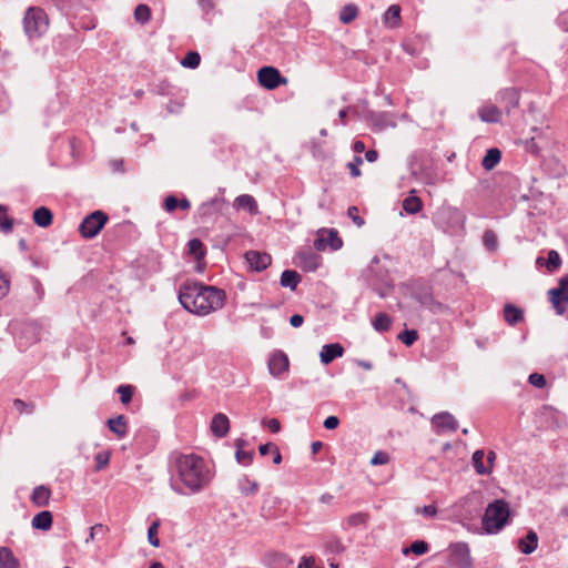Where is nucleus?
Returning a JSON list of instances; mask_svg holds the SVG:
<instances>
[{"label": "nucleus", "instance_id": "1", "mask_svg": "<svg viewBox=\"0 0 568 568\" xmlns=\"http://www.w3.org/2000/svg\"><path fill=\"white\" fill-rule=\"evenodd\" d=\"M207 475L201 457L193 454L179 455L171 466L170 484L178 494L196 493L207 484Z\"/></svg>", "mask_w": 568, "mask_h": 568}, {"label": "nucleus", "instance_id": "2", "mask_svg": "<svg viewBox=\"0 0 568 568\" xmlns=\"http://www.w3.org/2000/svg\"><path fill=\"white\" fill-rule=\"evenodd\" d=\"M213 286L185 282L179 292L181 305L190 313L206 315L213 310Z\"/></svg>", "mask_w": 568, "mask_h": 568}, {"label": "nucleus", "instance_id": "3", "mask_svg": "<svg viewBox=\"0 0 568 568\" xmlns=\"http://www.w3.org/2000/svg\"><path fill=\"white\" fill-rule=\"evenodd\" d=\"M510 509L504 499H496L488 504L484 517L483 528L488 534L498 532L508 521Z\"/></svg>", "mask_w": 568, "mask_h": 568}, {"label": "nucleus", "instance_id": "4", "mask_svg": "<svg viewBox=\"0 0 568 568\" xmlns=\"http://www.w3.org/2000/svg\"><path fill=\"white\" fill-rule=\"evenodd\" d=\"M24 34L30 41L40 39L49 28V18L40 7H29L22 20Z\"/></svg>", "mask_w": 568, "mask_h": 568}, {"label": "nucleus", "instance_id": "5", "mask_svg": "<svg viewBox=\"0 0 568 568\" xmlns=\"http://www.w3.org/2000/svg\"><path fill=\"white\" fill-rule=\"evenodd\" d=\"M108 222V215L102 211H94L87 215L79 225V232L84 239L95 237Z\"/></svg>", "mask_w": 568, "mask_h": 568}, {"label": "nucleus", "instance_id": "6", "mask_svg": "<svg viewBox=\"0 0 568 568\" xmlns=\"http://www.w3.org/2000/svg\"><path fill=\"white\" fill-rule=\"evenodd\" d=\"M548 298L558 315L568 310V275L558 281V285L548 291Z\"/></svg>", "mask_w": 568, "mask_h": 568}, {"label": "nucleus", "instance_id": "7", "mask_svg": "<svg viewBox=\"0 0 568 568\" xmlns=\"http://www.w3.org/2000/svg\"><path fill=\"white\" fill-rule=\"evenodd\" d=\"M42 327L38 321H28L22 324L17 337L20 348H27L41 339Z\"/></svg>", "mask_w": 568, "mask_h": 568}, {"label": "nucleus", "instance_id": "8", "mask_svg": "<svg viewBox=\"0 0 568 568\" xmlns=\"http://www.w3.org/2000/svg\"><path fill=\"white\" fill-rule=\"evenodd\" d=\"M257 81L266 90H274L287 84V79L274 67H263L257 72Z\"/></svg>", "mask_w": 568, "mask_h": 568}, {"label": "nucleus", "instance_id": "9", "mask_svg": "<svg viewBox=\"0 0 568 568\" xmlns=\"http://www.w3.org/2000/svg\"><path fill=\"white\" fill-rule=\"evenodd\" d=\"M450 564L457 568H471V557L467 544L457 542L450 546Z\"/></svg>", "mask_w": 568, "mask_h": 568}, {"label": "nucleus", "instance_id": "10", "mask_svg": "<svg viewBox=\"0 0 568 568\" xmlns=\"http://www.w3.org/2000/svg\"><path fill=\"white\" fill-rule=\"evenodd\" d=\"M343 242L334 230H322L317 233V239L314 241V247L317 251H325L327 247L338 250Z\"/></svg>", "mask_w": 568, "mask_h": 568}, {"label": "nucleus", "instance_id": "11", "mask_svg": "<svg viewBox=\"0 0 568 568\" xmlns=\"http://www.w3.org/2000/svg\"><path fill=\"white\" fill-rule=\"evenodd\" d=\"M244 257L250 268L255 272L266 270L272 263V257L266 252L251 250L244 254Z\"/></svg>", "mask_w": 568, "mask_h": 568}, {"label": "nucleus", "instance_id": "12", "mask_svg": "<svg viewBox=\"0 0 568 568\" xmlns=\"http://www.w3.org/2000/svg\"><path fill=\"white\" fill-rule=\"evenodd\" d=\"M432 425L434 426L437 434H443L446 432H456L458 428L457 420L452 414L447 412L436 414L432 418Z\"/></svg>", "mask_w": 568, "mask_h": 568}, {"label": "nucleus", "instance_id": "13", "mask_svg": "<svg viewBox=\"0 0 568 568\" xmlns=\"http://www.w3.org/2000/svg\"><path fill=\"white\" fill-rule=\"evenodd\" d=\"M477 113L479 119L486 123H500L503 119V110L490 102L483 104Z\"/></svg>", "mask_w": 568, "mask_h": 568}, {"label": "nucleus", "instance_id": "14", "mask_svg": "<svg viewBox=\"0 0 568 568\" xmlns=\"http://www.w3.org/2000/svg\"><path fill=\"white\" fill-rule=\"evenodd\" d=\"M290 362L288 357L282 353H274L268 361V369L272 376L278 377L283 373L288 371Z\"/></svg>", "mask_w": 568, "mask_h": 568}, {"label": "nucleus", "instance_id": "15", "mask_svg": "<svg viewBox=\"0 0 568 568\" xmlns=\"http://www.w3.org/2000/svg\"><path fill=\"white\" fill-rule=\"evenodd\" d=\"M416 300L422 307H425L433 313H443L446 310V306L443 303L436 301L433 294L428 291L417 293Z\"/></svg>", "mask_w": 568, "mask_h": 568}, {"label": "nucleus", "instance_id": "16", "mask_svg": "<svg viewBox=\"0 0 568 568\" xmlns=\"http://www.w3.org/2000/svg\"><path fill=\"white\" fill-rule=\"evenodd\" d=\"M187 246H189V254L193 255L196 261V265H195L196 272L202 273L204 271V265H205L203 262V258L205 255V248H204L202 241L199 239H192L189 241Z\"/></svg>", "mask_w": 568, "mask_h": 568}, {"label": "nucleus", "instance_id": "17", "mask_svg": "<svg viewBox=\"0 0 568 568\" xmlns=\"http://www.w3.org/2000/svg\"><path fill=\"white\" fill-rule=\"evenodd\" d=\"M298 265L304 271L313 272L320 266L321 257L312 251H303L297 254Z\"/></svg>", "mask_w": 568, "mask_h": 568}, {"label": "nucleus", "instance_id": "18", "mask_svg": "<svg viewBox=\"0 0 568 568\" xmlns=\"http://www.w3.org/2000/svg\"><path fill=\"white\" fill-rule=\"evenodd\" d=\"M499 101L505 103L506 112L510 113L519 104V92L514 88L505 89L499 92Z\"/></svg>", "mask_w": 568, "mask_h": 568}, {"label": "nucleus", "instance_id": "19", "mask_svg": "<svg viewBox=\"0 0 568 568\" xmlns=\"http://www.w3.org/2000/svg\"><path fill=\"white\" fill-rule=\"evenodd\" d=\"M343 346L337 343L324 345L320 354L321 362L327 365L335 358L343 356Z\"/></svg>", "mask_w": 568, "mask_h": 568}, {"label": "nucleus", "instance_id": "20", "mask_svg": "<svg viewBox=\"0 0 568 568\" xmlns=\"http://www.w3.org/2000/svg\"><path fill=\"white\" fill-rule=\"evenodd\" d=\"M51 490L48 486L40 485L33 488L31 494V501L37 507H45L49 504Z\"/></svg>", "mask_w": 568, "mask_h": 568}, {"label": "nucleus", "instance_id": "21", "mask_svg": "<svg viewBox=\"0 0 568 568\" xmlns=\"http://www.w3.org/2000/svg\"><path fill=\"white\" fill-rule=\"evenodd\" d=\"M53 517L51 511L42 510L38 513L31 521V525L34 529L47 531L52 527Z\"/></svg>", "mask_w": 568, "mask_h": 568}, {"label": "nucleus", "instance_id": "22", "mask_svg": "<svg viewBox=\"0 0 568 568\" xmlns=\"http://www.w3.org/2000/svg\"><path fill=\"white\" fill-rule=\"evenodd\" d=\"M106 425L119 438H124L128 434L126 419L123 415L108 419Z\"/></svg>", "mask_w": 568, "mask_h": 568}, {"label": "nucleus", "instance_id": "23", "mask_svg": "<svg viewBox=\"0 0 568 568\" xmlns=\"http://www.w3.org/2000/svg\"><path fill=\"white\" fill-rule=\"evenodd\" d=\"M234 207L236 210H244L251 214L258 212L255 199L248 194L237 196L234 201Z\"/></svg>", "mask_w": 568, "mask_h": 568}, {"label": "nucleus", "instance_id": "24", "mask_svg": "<svg viewBox=\"0 0 568 568\" xmlns=\"http://www.w3.org/2000/svg\"><path fill=\"white\" fill-rule=\"evenodd\" d=\"M384 23L390 28H398L402 23L400 19V7L398 4H392L384 13Z\"/></svg>", "mask_w": 568, "mask_h": 568}, {"label": "nucleus", "instance_id": "25", "mask_svg": "<svg viewBox=\"0 0 568 568\" xmlns=\"http://www.w3.org/2000/svg\"><path fill=\"white\" fill-rule=\"evenodd\" d=\"M538 546V536L535 531L529 530L525 538L518 542V548L523 554H531Z\"/></svg>", "mask_w": 568, "mask_h": 568}, {"label": "nucleus", "instance_id": "26", "mask_svg": "<svg viewBox=\"0 0 568 568\" xmlns=\"http://www.w3.org/2000/svg\"><path fill=\"white\" fill-rule=\"evenodd\" d=\"M52 212L45 206H40L33 212V221L40 227H48L52 223Z\"/></svg>", "mask_w": 568, "mask_h": 568}, {"label": "nucleus", "instance_id": "27", "mask_svg": "<svg viewBox=\"0 0 568 568\" xmlns=\"http://www.w3.org/2000/svg\"><path fill=\"white\" fill-rule=\"evenodd\" d=\"M301 280L302 277L296 271L286 270L282 273L280 283L283 287H290L292 291H295Z\"/></svg>", "mask_w": 568, "mask_h": 568}, {"label": "nucleus", "instance_id": "28", "mask_svg": "<svg viewBox=\"0 0 568 568\" xmlns=\"http://www.w3.org/2000/svg\"><path fill=\"white\" fill-rule=\"evenodd\" d=\"M501 160V152L497 148L489 149L481 161L485 170H493Z\"/></svg>", "mask_w": 568, "mask_h": 568}, {"label": "nucleus", "instance_id": "29", "mask_svg": "<svg viewBox=\"0 0 568 568\" xmlns=\"http://www.w3.org/2000/svg\"><path fill=\"white\" fill-rule=\"evenodd\" d=\"M0 568H19V561L8 547H0Z\"/></svg>", "mask_w": 568, "mask_h": 568}, {"label": "nucleus", "instance_id": "30", "mask_svg": "<svg viewBox=\"0 0 568 568\" xmlns=\"http://www.w3.org/2000/svg\"><path fill=\"white\" fill-rule=\"evenodd\" d=\"M504 317L508 324L515 325L524 320V314L518 307L507 304L504 308Z\"/></svg>", "mask_w": 568, "mask_h": 568}, {"label": "nucleus", "instance_id": "31", "mask_svg": "<svg viewBox=\"0 0 568 568\" xmlns=\"http://www.w3.org/2000/svg\"><path fill=\"white\" fill-rule=\"evenodd\" d=\"M485 452L483 449H478L473 454V465L478 475H489L490 467L486 466L484 463Z\"/></svg>", "mask_w": 568, "mask_h": 568}, {"label": "nucleus", "instance_id": "32", "mask_svg": "<svg viewBox=\"0 0 568 568\" xmlns=\"http://www.w3.org/2000/svg\"><path fill=\"white\" fill-rule=\"evenodd\" d=\"M358 14V8L354 3L346 4L339 12V21L344 24H348L356 19Z\"/></svg>", "mask_w": 568, "mask_h": 568}, {"label": "nucleus", "instance_id": "33", "mask_svg": "<svg viewBox=\"0 0 568 568\" xmlns=\"http://www.w3.org/2000/svg\"><path fill=\"white\" fill-rule=\"evenodd\" d=\"M230 420L224 414H215V437H223L229 433Z\"/></svg>", "mask_w": 568, "mask_h": 568}, {"label": "nucleus", "instance_id": "34", "mask_svg": "<svg viewBox=\"0 0 568 568\" xmlns=\"http://www.w3.org/2000/svg\"><path fill=\"white\" fill-rule=\"evenodd\" d=\"M403 209L408 214H416L422 211L423 202L418 196H408L403 201Z\"/></svg>", "mask_w": 568, "mask_h": 568}, {"label": "nucleus", "instance_id": "35", "mask_svg": "<svg viewBox=\"0 0 568 568\" xmlns=\"http://www.w3.org/2000/svg\"><path fill=\"white\" fill-rule=\"evenodd\" d=\"M392 320L386 313H378L374 321L373 326L378 332H386L390 328Z\"/></svg>", "mask_w": 568, "mask_h": 568}, {"label": "nucleus", "instance_id": "36", "mask_svg": "<svg viewBox=\"0 0 568 568\" xmlns=\"http://www.w3.org/2000/svg\"><path fill=\"white\" fill-rule=\"evenodd\" d=\"M240 490L246 496L255 495L258 490V483L245 476L240 480Z\"/></svg>", "mask_w": 568, "mask_h": 568}, {"label": "nucleus", "instance_id": "37", "mask_svg": "<svg viewBox=\"0 0 568 568\" xmlns=\"http://www.w3.org/2000/svg\"><path fill=\"white\" fill-rule=\"evenodd\" d=\"M201 55L196 51H190L181 60V65L187 69H196L200 65Z\"/></svg>", "mask_w": 568, "mask_h": 568}, {"label": "nucleus", "instance_id": "38", "mask_svg": "<svg viewBox=\"0 0 568 568\" xmlns=\"http://www.w3.org/2000/svg\"><path fill=\"white\" fill-rule=\"evenodd\" d=\"M134 19L140 23H146L151 19V10L146 4H138L134 9Z\"/></svg>", "mask_w": 568, "mask_h": 568}, {"label": "nucleus", "instance_id": "39", "mask_svg": "<svg viewBox=\"0 0 568 568\" xmlns=\"http://www.w3.org/2000/svg\"><path fill=\"white\" fill-rule=\"evenodd\" d=\"M134 389V386L129 384H122L116 388V393L120 395L122 404L126 405L132 400Z\"/></svg>", "mask_w": 568, "mask_h": 568}, {"label": "nucleus", "instance_id": "40", "mask_svg": "<svg viewBox=\"0 0 568 568\" xmlns=\"http://www.w3.org/2000/svg\"><path fill=\"white\" fill-rule=\"evenodd\" d=\"M561 265V257L559 253L555 250L548 252V257L546 262L547 270L552 273L557 271Z\"/></svg>", "mask_w": 568, "mask_h": 568}, {"label": "nucleus", "instance_id": "41", "mask_svg": "<svg viewBox=\"0 0 568 568\" xmlns=\"http://www.w3.org/2000/svg\"><path fill=\"white\" fill-rule=\"evenodd\" d=\"M110 457H111V454L110 452H99L95 456H94V462H95V470L97 471H100L102 469H104L109 463H110Z\"/></svg>", "mask_w": 568, "mask_h": 568}, {"label": "nucleus", "instance_id": "42", "mask_svg": "<svg viewBox=\"0 0 568 568\" xmlns=\"http://www.w3.org/2000/svg\"><path fill=\"white\" fill-rule=\"evenodd\" d=\"M160 523L153 521L148 528V540L153 547L160 546V539L158 537Z\"/></svg>", "mask_w": 568, "mask_h": 568}, {"label": "nucleus", "instance_id": "43", "mask_svg": "<svg viewBox=\"0 0 568 568\" xmlns=\"http://www.w3.org/2000/svg\"><path fill=\"white\" fill-rule=\"evenodd\" d=\"M483 241H484L485 246L489 251H495L497 248L498 237L494 231H491V230L485 231Z\"/></svg>", "mask_w": 568, "mask_h": 568}, {"label": "nucleus", "instance_id": "44", "mask_svg": "<svg viewBox=\"0 0 568 568\" xmlns=\"http://www.w3.org/2000/svg\"><path fill=\"white\" fill-rule=\"evenodd\" d=\"M398 339L402 341L405 345L410 346L418 339V333L415 329H406L398 334Z\"/></svg>", "mask_w": 568, "mask_h": 568}, {"label": "nucleus", "instance_id": "45", "mask_svg": "<svg viewBox=\"0 0 568 568\" xmlns=\"http://www.w3.org/2000/svg\"><path fill=\"white\" fill-rule=\"evenodd\" d=\"M324 547L328 554H337L343 550V545L341 540L335 537L328 538L325 541Z\"/></svg>", "mask_w": 568, "mask_h": 568}, {"label": "nucleus", "instance_id": "46", "mask_svg": "<svg viewBox=\"0 0 568 568\" xmlns=\"http://www.w3.org/2000/svg\"><path fill=\"white\" fill-rule=\"evenodd\" d=\"M13 407L19 413H26V414H32L33 410H34V404L26 403V402H23L22 399H19V398L13 400Z\"/></svg>", "mask_w": 568, "mask_h": 568}, {"label": "nucleus", "instance_id": "47", "mask_svg": "<svg viewBox=\"0 0 568 568\" xmlns=\"http://www.w3.org/2000/svg\"><path fill=\"white\" fill-rule=\"evenodd\" d=\"M254 456V452H245L243 449H236L235 458L237 463L242 465H248L252 463Z\"/></svg>", "mask_w": 568, "mask_h": 568}, {"label": "nucleus", "instance_id": "48", "mask_svg": "<svg viewBox=\"0 0 568 568\" xmlns=\"http://www.w3.org/2000/svg\"><path fill=\"white\" fill-rule=\"evenodd\" d=\"M428 544L424 540H416L410 545V550L417 556H422L428 551Z\"/></svg>", "mask_w": 568, "mask_h": 568}, {"label": "nucleus", "instance_id": "49", "mask_svg": "<svg viewBox=\"0 0 568 568\" xmlns=\"http://www.w3.org/2000/svg\"><path fill=\"white\" fill-rule=\"evenodd\" d=\"M363 164V159L361 156H355L353 162L347 163V168L349 169L351 175L353 178L361 176L362 172L359 170V165Z\"/></svg>", "mask_w": 568, "mask_h": 568}, {"label": "nucleus", "instance_id": "50", "mask_svg": "<svg viewBox=\"0 0 568 568\" xmlns=\"http://www.w3.org/2000/svg\"><path fill=\"white\" fill-rule=\"evenodd\" d=\"M163 209L168 213H172L176 209H179V199L175 195H169L164 199Z\"/></svg>", "mask_w": 568, "mask_h": 568}, {"label": "nucleus", "instance_id": "51", "mask_svg": "<svg viewBox=\"0 0 568 568\" xmlns=\"http://www.w3.org/2000/svg\"><path fill=\"white\" fill-rule=\"evenodd\" d=\"M388 462L389 455L382 450L376 452L371 459V464L374 466L386 465Z\"/></svg>", "mask_w": 568, "mask_h": 568}, {"label": "nucleus", "instance_id": "52", "mask_svg": "<svg viewBox=\"0 0 568 568\" xmlns=\"http://www.w3.org/2000/svg\"><path fill=\"white\" fill-rule=\"evenodd\" d=\"M528 382L535 386V387H538V388H542L546 386V378L544 375L541 374H538V373H532L529 375L528 377Z\"/></svg>", "mask_w": 568, "mask_h": 568}, {"label": "nucleus", "instance_id": "53", "mask_svg": "<svg viewBox=\"0 0 568 568\" xmlns=\"http://www.w3.org/2000/svg\"><path fill=\"white\" fill-rule=\"evenodd\" d=\"M368 519V516L363 513L353 514L348 517V524L351 526L364 525Z\"/></svg>", "mask_w": 568, "mask_h": 568}, {"label": "nucleus", "instance_id": "54", "mask_svg": "<svg viewBox=\"0 0 568 568\" xmlns=\"http://www.w3.org/2000/svg\"><path fill=\"white\" fill-rule=\"evenodd\" d=\"M347 215L352 219V221L357 225V226H363L365 224V221L364 219H362L358 214V209L356 206H349L348 210H347Z\"/></svg>", "mask_w": 568, "mask_h": 568}, {"label": "nucleus", "instance_id": "55", "mask_svg": "<svg viewBox=\"0 0 568 568\" xmlns=\"http://www.w3.org/2000/svg\"><path fill=\"white\" fill-rule=\"evenodd\" d=\"M106 528L102 524H97L90 528L89 538L85 540V542H89L90 540H93L97 535H104Z\"/></svg>", "mask_w": 568, "mask_h": 568}, {"label": "nucleus", "instance_id": "56", "mask_svg": "<svg viewBox=\"0 0 568 568\" xmlns=\"http://www.w3.org/2000/svg\"><path fill=\"white\" fill-rule=\"evenodd\" d=\"M52 2L59 10L67 11L77 3V0H52Z\"/></svg>", "mask_w": 568, "mask_h": 568}, {"label": "nucleus", "instance_id": "57", "mask_svg": "<svg viewBox=\"0 0 568 568\" xmlns=\"http://www.w3.org/2000/svg\"><path fill=\"white\" fill-rule=\"evenodd\" d=\"M416 511L427 517H435L437 514V508L435 505H427L422 508H417Z\"/></svg>", "mask_w": 568, "mask_h": 568}, {"label": "nucleus", "instance_id": "58", "mask_svg": "<svg viewBox=\"0 0 568 568\" xmlns=\"http://www.w3.org/2000/svg\"><path fill=\"white\" fill-rule=\"evenodd\" d=\"M9 291V280L6 274L0 272V300L8 293Z\"/></svg>", "mask_w": 568, "mask_h": 568}, {"label": "nucleus", "instance_id": "59", "mask_svg": "<svg viewBox=\"0 0 568 568\" xmlns=\"http://www.w3.org/2000/svg\"><path fill=\"white\" fill-rule=\"evenodd\" d=\"M197 4L201 8L204 17H207L210 11L213 9V0H199Z\"/></svg>", "mask_w": 568, "mask_h": 568}, {"label": "nucleus", "instance_id": "60", "mask_svg": "<svg viewBox=\"0 0 568 568\" xmlns=\"http://www.w3.org/2000/svg\"><path fill=\"white\" fill-rule=\"evenodd\" d=\"M226 294L223 290L215 287V310L222 307L225 303Z\"/></svg>", "mask_w": 568, "mask_h": 568}, {"label": "nucleus", "instance_id": "61", "mask_svg": "<svg viewBox=\"0 0 568 568\" xmlns=\"http://www.w3.org/2000/svg\"><path fill=\"white\" fill-rule=\"evenodd\" d=\"M0 227L3 232H10L13 227V220L6 216L0 217Z\"/></svg>", "mask_w": 568, "mask_h": 568}, {"label": "nucleus", "instance_id": "62", "mask_svg": "<svg viewBox=\"0 0 568 568\" xmlns=\"http://www.w3.org/2000/svg\"><path fill=\"white\" fill-rule=\"evenodd\" d=\"M339 425V419L336 416H328L324 420V427L326 429H335Z\"/></svg>", "mask_w": 568, "mask_h": 568}, {"label": "nucleus", "instance_id": "63", "mask_svg": "<svg viewBox=\"0 0 568 568\" xmlns=\"http://www.w3.org/2000/svg\"><path fill=\"white\" fill-rule=\"evenodd\" d=\"M266 426L272 433H278L281 429V423L276 418H271L266 420Z\"/></svg>", "mask_w": 568, "mask_h": 568}, {"label": "nucleus", "instance_id": "64", "mask_svg": "<svg viewBox=\"0 0 568 568\" xmlns=\"http://www.w3.org/2000/svg\"><path fill=\"white\" fill-rule=\"evenodd\" d=\"M33 288L38 296V300H42L44 295V288L38 278H33Z\"/></svg>", "mask_w": 568, "mask_h": 568}]
</instances>
